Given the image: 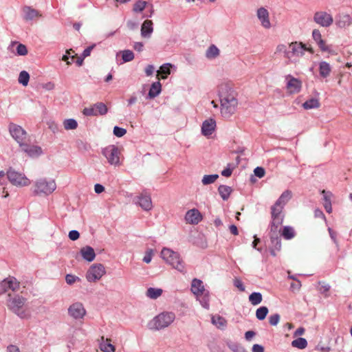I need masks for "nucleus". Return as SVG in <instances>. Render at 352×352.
I'll return each mask as SVG.
<instances>
[{
  "label": "nucleus",
  "instance_id": "obj_60",
  "mask_svg": "<svg viewBox=\"0 0 352 352\" xmlns=\"http://www.w3.org/2000/svg\"><path fill=\"white\" fill-rule=\"evenodd\" d=\"M80 236V234L77 230H72L69 232V237L72 241L77 240Z\"/></svg>",
  "mask_w": 352,
  "mask_h": 352
},
{
  "label": "nucleus",
  "instance_id": "obj_54",
  "mask_svg": "<svg viewBox=\"0 0 352 352\" xmlns=\"http://www.w3.org/2000/svg\"><path fill=\"white\" fill-rule=\"evenodd\" d=\"M83 114L87 116H97V111L95 110L94 107L89 108H85L82 111Z\"/></svg>",
  "mask_w": 352,
  "mask_h": 352
},
{
  "label": "nucleus",
  "instance_id": "obj_12",
  "mask_svg": "<svg viewBox=\"0 0 352 352\" xmlns=\"http://www.w3.org/2000/svg\"><path fill=\"white\" fill-rule=\"evenodd\" d=\"M20 283L13 276H9L0 283V294H3L9 290L18 291Z\"/></svg>",
  "mask_w": 352,
  "mask_h": 352
},
{
  "label": "nucleus",
  "instance_id": "obj_35",
  "mask_svg": "<svg viewBox=\"0 0 352 352\" xmlns=\"http://www.w3.org/2000/svg\"><path fill=\"white\" fill-rule=\"evenodd\" d=\"M162 289L150 287L146 291V296L151 299H156L162 295Z\"/></svg>",
  "mask_w": 352,
  "mask_h": 352
},
{
  "label": "nucleus",
  "instance_id": "obj_15",
  "mask_svg": "<svg viewBox=\"0 0 352 352\" xmlns=\"http://www.w3.org/2000/svg\"><path fill=\"white\" fill-rule=\"evenodd\" d=\"M287 80V89L290 94H297L300 91L302 88V82L292 75H287L285 77Z\"/></svg>",
  "mask_w": 352,
  "mask_h": 352
},
{
  "label": "nucleus",
  "instance_id": "obj_48",
  "mask_svg": "<svg viewBox=\"0 0 352 352\" xmlns=\"http://www.w3.org/2000/svg\"><path fill=\"white\" fill-rule=\"evenodd\" d=\"M228 347L234 352H244V349L238 343L229 342H228Z\"/></svg>",
  "mask_w": 352,
  "mask_h": 352
},
{
  "label": "nucleus",
  "instance_id": "obj_3",
  "mask_svg": "<svg viewBox=\"0 0 352 352\" xmlns=\"http://www.w3.org/2000/svg\"><path fill=\"white\" fill-rule=\"evenodd\" d=\"M161 256L168 264L177 271L185 273V265L179 253L171 249L164 248L161 252Z\"/></svg>",
  "mask_w": 352,
  "mask_h": 352
},
{
  "label": "nucleus",
  "instance_id": "obj_42",
  "mask_svg": "<svg viewBox=\"0 0 352 352\" xmlns=\"http://www.w3.org/2000/svg\"><path fill=\"white\" fill-rule=\"evenodd\" d=\"M219 177L217 174L206 175L203 177L201 182L204 185H208L213 184Z\"/></svg>",
  "mask_w": 352,
  "mask_h": 352
},
{
  "label": "nucleus",
  "instance_id": "obj_47",
  "mask_svg": "<svg viewBox=\"0 0 352 352\" xmlns=\"http://www.w3.org/2000/svg\"><path fill=\"white\" fill-rule=\"evenodd\" d=\"M146 1L139 0L134 3L133 10L135 12H142L146 8Z\"/></svg>",
  "mask_w": 352,
  "mask_h": 352
},
{
  "label": "nucleus",
  "instance_id": "obj_10",
  "mask_svg": "<svg viewBox=\"0 0 352 352\" xmlns=\"http://www.w3.org/2000/svg\"><path fill=\"white\" fill-rule=\"evenodd\" d=\"M9 131L11 136L19 143V146H23L27 136L26 131L21 126L13 123L10 124Z\"/></svg>",
  "mask_w": 352,
  "mask_h": 352
},
{
  "label": "nucleus",
  "instance_id": "obj_49",
  "mask_svg": "<svg viewBox=\"0 0 352 352\" xmlns=\"http://www.w3.org/2000/svg\"><path fill=\"white\" fill-rule=\"evenodd\" d=\"M80 279L79 277L73 275V274H67L65 276V281L66 283L71 285L75 283L76 281H80Z\"/></svg>",
  "mask_w": 352,
  "mask_h": 352
},
{
  "label": "nucleus",
  "instance_id": "obj_8",
  "mask_svg": "<svg viewBox=\"0 0 352 352\" xmlns=\"http://www.w3.org/2000/svg\"><path fill=\"white\" fill-rule=\"evenodd\" d=\"M103 155L111 165H120V151L115 145H110L102 150Z\"/></svg>",
  "mask_w": 352,
  "mask_h": 352
},
{
  "label": "nucleus",
  "instance_id": "obj_28",
  "mask_svg": "<svg viewBox=\"0 0 352 352\" xmlns=\"http://www.w3.org/2000/svg\"><path fill=\"white\" fill-rule=\"evenodd\" d=\"M111 339L102 336L100 342V349L103 352H115L116 347L111 344Z\"/></svg>",
  "mask_w": 352,
  "mask_h": 352
},
{
  "label": "nucleus",
  "instance_id": "obj_46",
  "mask_svg": "<svg viewBox=\"0 0 352 352\" xmlns=\"http://www.w3.org/2000/svg\"><path fill=\"white\" fill-rule=\"evenodd\" d=\"M95 110L97 111V115H104L107 112V106L102 102H97L94 105Z\"/></svg>",
  "mask_w": 352,
  "mask_h": 352
},
{
  "label": "nucleus",
  "instance_id": "obj_64",
  "mask_svg": "<svg viewBox=\"0 0 352 352\" xmlns=\"http://www.w3.org/2000/svg\"><path fill=\"white\" fill-rule=\"evenodd\" d=\"M7 352H20V350L15 345H10L7 348Z\"/></svg>",
  "mask_w": 352,
  "mask_h": 352
},
{
  "label": "nucleus",
  "instance_id": "obj_53",
  "mask_svg": "<svg viewBox=\"0 0 352 352\" xmlns=\"http://www.w3.org/2000/svg\"><path fill=\"white\" fill-rule=\"evenodd\" d=\"M312 37L316 43L322 40L321 33L318 29H314L312 31Z\"/></svg>",
  "mask_w": 352,
  "mask_h": 352
},
{
  "label": "nucleus",
  "instance_id": "obj_25",
  "mask_svg": "<svg viewBox=\"0 0 352 352\" xmlns=\"http://www.w3.org/2000/svg\"><path fill=\"white\" fill-rule=\"evenodd\" d=\"M203 282L197 278H194L191 283V292L196 296H201L204 292Z\"/></svg>",
  "mask_w": 352,
  "mask_h": 352
},
{
  "label": "nucleus",
  "instance_id": "obj_13",
  "mask_svg": "<svg viewBox=\"0 0 352 352\" xmlns=\"http://www.w3.org/2000/svg\"><path fill=\"white\" fill-rule=\"evenodd\" d=\"M292 192L289 190L284 191L278 200L276 201L274 206H272V212L282 214L284 206L292 198Z\"/></svg>",
  "mask_w": 352,
  "mask_h": 352
},
{
  "label": "nucleus",
  "instance_id": "obj_31",
  "mask_svg": "<svg viewBox=\"0 0 352 352\" xmlns=\"http://www.w3.org/2000/svg\"><path fill=\"white\" fill-rule=\"evenodd\" d=\"M331 68L330 65L328 63H327L325 61H322L320 63L319 72H320V75L322 77L327 78V76H329L331 73Z\"/></svg>",
  "mask_w": 352,
  "mask_h": 352
},
{
  "label": "nucleus",
  "instance_id": "obj_39",
  "mask_svg": "<svg viewBox=\"0 0 352 352\" xmlns=\"http://www.w3.org/2000/svg\"><path fill=\"white\" fill-rule=\"evenodd\" d=\"M292 346L300 349H303L307 347V341L305 338H298L292 342Z\"/></svg>",
  "mask_w": 352,
  "mask_h": 352
},
{
  "label": "nucleus",
  "instance_id": "obj_52",
  "mask_svg": "<svg viewBox=\"0 0 352 352\" xmlns=\"http://www.w3.org/2000/svg\"><path fill=\"white\" fill-rule=\"evenodd\" d=\"M284 53L285 56L287 58H289V52L287 51L286 45L283 44H280L276 47V53Z\"/></svg>",
  "mask_w": 352,
  "mask_h": 352
},
{
  "label": "nucleus",
  "instance_id": "obj_17",
  "mask_svg": "<svg viewBox=\"0 0 352 352\" xmlns=\"http://www.w3.org/2000/svg\"><path fill=\"white\" fill-rule=\"evenodd\" d=\"M202 218L201 212L195 208L189 210L185 215L186 221L192 225L198 224L202 220Z\"/></svg>",
  "mask_w": 352,
  "mask_h": 352
},
{
  "label": "nucleus",
  "instance_id": "obj_45",
  "mask_svg": "<svg viewBox=\"0 0 352 352\" xmlns=\"http://www.w3.org/2000/svg\"><path fill=\"white\" fill-rule=\"evenodd\" d=\"M270 239L273 248L277 251H279L281 248V241L280 237L278 235L274 236L272 234L270 236Z\"/></svg>",
  "mask_w": 352,
  "mask_h": 352
},
{
  "label": "nucleus",
  "instance_id": "obj_38",
  "mask_svg": "<svg viewBox=\"0 0 352 352\" xmlns=\"http://www.w3.org/2000/svg\"><path fill=\"white\" fill-rule=\"evenodd\" d=\"M262 300V294L260 292H253L249 296V300L252 305L260 304Z\"/></svg>",
  "mask_w": 352,
  "mask_h": 352
},
{
  "label": "nucleus",
  "instance_id": "obj_50",
  "mask_svg": "<svg viewBox=\"0 0 352 352\" xmlns=\"http://www.w3.org/2000/svg\"><path fill=\"white\" fill-rule=\"evenodd\" d=\"M126 133V130L125 129L119 127V126H115L113 128V134L118 138H121L124 136Z\"/></svg>",
  "mask_w": 352,
  "mask_h": 352
},
{
  "label": "nucleus",
  "instance_id": "obj_4",
  "mask_svg": "<svg viewBox=\"0 0 352 352\" xmlns=\"http://www.w3.org/2000/svg\"><path fill=\"white\" fill-rule=\"evenodd\" d=\"M9 299L7 300V306L10 310L16 314L21 318L29 317L28 311L24 309L26 299L20 296H11L8 294Z\"/></svg>",
  "mask_w": 352,
  "mask_h": 352
},
{
  "label": "nucleus",
  "instance_id": "obj_37",
  "mask_svg": "<svg viewBox=\"0 0 352 352\" xmlns=\"http://www.w3.org/2000/svg\"><path fill=\"white\" fill-rule=\"evenodd\" d=\"M172 65L170 63H165L160 67L159 71H157V76L159 74H162V78L165 79L167 78L168 75L170 74V67Z\"/></svg>",
  "mask_w": 352,
  "mask_h": 352
},
{
  "label": "nucleus",
  "instance_id": "obj_2",
  "mask_svg": "<svg viewBox=\"0 0 352 352\" xmlns=\"http://www.w3.org/2000/svg\"><path fill=\"white\" fill-rule=\"evenodd\" d=\"M175 319V314L173 312H162L152 320L148 324V328L151 331H159L170 326Z\"/></svg>",
  "mask_w": 352,
  "mask_h": 352
},
{
  "label": "nucleus",
  "instance_id": "obj_19",
  "mask_svg": "<svg viewBox=\"0 0 352 352\" xmlns=\"http://www.w3.org/2000/svg\"><path fill=\"white\" fill-rule=\"evenodd\" d=\"M289 48L292 50V53L297 56H302L305 54V51H309L311 53L314 52L311 48H307L302 43H291L289 44Z\"/></svg>",
  "mask_w": 352,
  "mask_h": 352
},
{
  "label": "nucleus",
  "instance_id": "obj_23",
  "mask_svg": "<svg viewBox=\"0 0 352 352\" xmlns=\"http://www.w3.org/2000/svg\"><path fill=\"white\" fill-rule=\"evenodd\" d=\"M16 47V54L18 56H25L28 54V49L26 46L22 43H19L17 41H12L9 45L8 50L12 52H14V47Z\"/></svg>",
  "mask_w": 352,
  "mask_h": 352
},
{
  "label": "nucleus",
  "instance_id": "obj_63",
  "mask_svg": "<svg viewBox=\"0 0 352 352\" xmlns=\"http://www.w3.org/2000/svg\"><path fill=\"white\" fill-rule=\"evenodd\" d=\"M252 352H264V348L260 344H254L252 346Z\"/></svg>",
  "mask_w": 352,
  "mask_h": 352
},
{
  "label": "nucleus",
  "instance_id": "obj_16",
  "mask_svg": "<svg viewBox=\"0 0 352 352\" xmlns=\"http://www.w3.org/2000/svg\"><path fill=\"white\" fill-rule=\"evenodd\" d=\"M272 214V223L270 228V236H278V228L283 223V215L282 214L276 213L271 211Z\"/></svg>",
  "mask_w": 352,
  "mask_h": 352
},
{
  "label": "nucleus",
  "instance_id": "obj_20",
  "mask_svg": "<svg viewBox=\"0 0 352 352\" xmlns=\"http://www.w3.org/2000/svg\"><path fill=\"white\" fill-rule=\"evenodd\" d=\"M256 15L263 28L266 29L270 28L271 23L270 21L269 12L267 9L263 7L258 8L256 12Z\"/></svg>",
  "mask_w": 352,
  "mask_h": 352
},
{
  "label": "nucleus",
  "instance_id": "obj_32",
  "mask_svg": "<svg viewBox=\"0 0 352 352\" xmlns=\"http://www.w3.org/2000/svg\"><path fill=\"white\" fill-rule=\"evenodd\" d=\"M219 53L218 47L214 45H211L206 52V56L208 59H214L219 56Z\"/></svg>",
  "mask_w": 352,
  "mask_h": 352
},
{
  "label": "nucleus",
  "instance_id": "obj_58",
  "mask_svg": "<svg viewBox=\"0 0 352 352\" xmlns=\"http://www.w3.org/2000/svg\"><path fill=\"white\" fill-rule=\"evenodd\" d=\"M317 44L320 49L323 52H329L330 50L329 47L326 44L323 39L318 42Z\"/></svg>",
  "mask_w": 352,
  "mask_h": 352
},
{
  "label": "nucleus",
  "instance_id": "obj_18",
  "mask_svg": "<svg viewBox=\"0 0 352 352\" xmlns=\"http://www.w3.org/2000/svg\"><path fill=\"white\" fill-rule=\"evenodd\" d=\"M216 129V121L209 118L204 121L201 126V133L206 137H210Z\"/></svg>",
  "mask_w": 352,
  "mask_h": 352
},
{
  "label": "nucleus",
  "instance_id": "obj_41",
  "mask_svg": "<svg viewBox=\"0 0 352 352\" xmlns=\"http://www.w3.org/2000/svg\"><path fill=\"white\" fill-rule=\"evenodd\" d=\"M268 314V309L267 307H261L256 311V317L259 320H263L265 318Z\"/></svg>",
  "mask_w": 352,
  "mask_h": 352
},
{
  "label": "nucleus",
  "instance_id": "obj_40",
  "mask_svg": "<svg viewBox=\"0 0 352 352\" xmlns=\"http://www.w3.org/2000/svg\"><path fill=\"white\" fill-rule=\"evenodd\" d=\"M63 126L65 130H74L78 127V122L74 119H66L63 121Z\"/></svg>",
  "mask_w": 352,
  "mask_h": 352
},
{
  "label": "nucleus",
  "instance_id": "obj_43",
  "mask_svg": "<svg viewBox=\"0 0 352 352\" xmlns=\"http://www.w3.org/2000/svg\"><path fill=\"white\" fill-rule=\"evenodd\" d=\"M30 80V75L26 71H22L20 72L18 81L20 84L23 86H27Z\"/></svg>",
  "mask_w": 352,
  "mask_h": 352
},
{
  "label": "nucleus",
  "instance_id": "obj_56",
  "mask_svg": "<svg viewBox=\"0 0 352 352\" xmlns=\"http://www.w3.org/2000/svg\"><path fill=\"white\" fill-rule=\"evenodd\" d=\"M234 285L237 287L240 291L244 292L245 291V287L242 283V281L237 278H235L234 279Z\"/></svg>",
  "mask_w": 352,
  "mask_h": 352
},
{
  "label": "nucleus",
  "instance_id": "obj_51",
  "mask_svg": "<svg viewBox=\"0 0 352 352\" xmlns=\"http://www.w3.org/2000/svg\"><path fill=\"white\" fill-rule=\"evenodd\" d=\"M280 320V315L275 314L269 317V322L272 326H276Z\"/></svg>",
  "mask_w": 352,
  "mask_h": 352
},
{
  "label": "nucleus",
  "instance_id": "obj_1",
  "mask_svg": "<svg viewBox=\"0 0 352 352\" xmlns=\"http://www.w3.org/2000/svg\"><path fill=\"white\" fill-rule=\"evenodd\" d=\"M218 95L221 102V113L223 117L228 118L234 113L238 106L236 93L230 85L221 83L218 87Z\"/></svg>",
  "mask_w": 352,
  "mask_h": 352
},
{
  "label": "nucleus",
  "instance_id": "obj_24",
  "mask_svg": "<svg viewBox=\"0 0 352 352\" xmlns=\"http://www.w3.org/2000/svg\"><path fill=\"white\" fill-rule=\"evenodd\" d=\"M153 22L151 20H146L141 26V36L143 38H149L153 32Z\"/></svg>",
  "mask_w": 352,
  "mask_h": 352
},
{
  "label": "nucleus",
  "instance_id": "obj_26",
  "mask_svg": "<svg viewBox=\"0 0 352 352\" xmlns=\"http://www.w3.org/2000/svg\"><path fill=\"white\" fill-rule=\"evenodd\" d=\"M23 18L26 21H31L41 16L36 10L28 6L23 8Z\"/></svg>",
  "mask_w": 352,
  "mask_h": 352
},
{
  "label": "nucleus",
  "instance_id": "obj_30",
  "mask_svg": "<svg viewBox=\"0 0 352 352\" xmlns=\"http://www.w3.org/2000/svg\"><path fill=\"white\" fill-rule=\"evenodd\" d=\"M161 90H162L161 83L159 81L153 82L151 85L150 90L148 91V98H155L160 94Z\"/></svg>",
  "mask_w": 352,
  "mask_h": 352
},
{
  "label": "nucleus",
  "instance_id": "obj_5",
  "mask_svg": "<svg viewBox=\"0 0 352 352\" xmlns=\"http://www.w3.org/2000/svg\"><path fill=\"white\" fill-rule=\"evenodd\" d=\"M56 188V184L54 179L41 178L37 179L33 186V193L35 195L47 196L52 194Z\"/></svg>",
  "mask_w": 352,
  "mask_h": 352
},
{
  "label": "nucleus",
  "instance_id": "obj_59",
  "mask_svg": "<svg viewBox=\"0 0 352 352\" xmlns=\"http://www.w3.org/2000/svg\"><path fill=\"white\" fill-rule=\"evenodd\" d=\"M145 74L147 76H151L153 74L155 67L153 65H148L145 68Z\"/></svg>",
  "mask_w": 352,
  "mask_h": 352
},
{
  "label": "nucleus",
  "instance_id": "obj_27",
  "mask_svg": "<svg viewBox=\"0 0 352 352\" xmlns=\"http://www.w3.org/2000/svg\"><path fill=\"white\" fill-rule=\"evenodd\" d=\"M80 254L82 258L89 262L93 261L96 257L94 250L88 245L81 248Z\"/></svg>",
  "mask_w": 352,
  "mask_h": 352
},
{
  "label": "nucleus",
  "instance_id": "obj_21",
  "mask_svg": "<svg viewBox=\"0 0 352 352\" xmlns=\"http://www.w3.org/2000/svg\"><path fill=\"white\" fill-rule=\"evenodd\" d=\"M352 23V19L349 14H339L336 18V25L340 28H346Z\"/></svg>",
  "mask_w": 352,
  "mask_h": 352
},
{
  "label": "nucleus",
  "instance_id": "obj_6",
  "mask_svg": "<svg viewBox=\"0 0 352 352\" xmlns=\"http://www.w3.org/2000/svg\"><path fill=\"white\" fill-rule=\"evenodd\" d=\"M7 177L12 185L17 187L28 186L30 184V180L23 173L12 168L8 170Z\"/></svg>",
  "mask_w": 352,
  "mask_h": 352
},
{
  "label": "nucleus",
  "instance_id": "obj_33",
  "mask_svg": "<svg viewBox=\"0 0 352 352\" xmlns=\"http://www.w3.org/2000/svg\"><path fill=\"white\" fill-rule=\"evenodd\" d=\"M219 193L223 200H227L232 192V188L226 185H221L218 188Z\"/></svg>",
  "mask_w": 352,
  "mask_h": 352
},
{
  "label": "nucleus",
  "instance_id": "obj_55",
  "mask_svg": "<svg viewBox=\"0 0 352 352\" xmlns=\"http://www.w3.org/2000/svg\"><path fill=\"white\" fill-rule=\"evenodd\" d=\"M153 255V250L150 249V250H147L145 253L144 258H143V261L145 262L146 263H149L152 260Z\"/></svg>",
  "mask_w": 352,
  "mask_h": 352
},
{
  "label": "nucleus",
  "instance_id": "obj_44",
  "mask_svg": "<svg viewBox=\"0 0 352 352\" xmlns=\"http://www.w3.org/2000/svg\"><path fill=\"white\" fill-rule=\"evenodd\" d=\"M282 236L285 239H291L294 238L295 236V232H294V229L289 226L284 227L283 232H282Z\"/></svg>",
  "mask_w": 352,
  "mask_h": 352
},
{
  "label": "nucleus",
  "instance_id": "obj_14",
  "mask_svg": "<svg viewBox=\"0 0 352 352\" xmlns=\"http://www.w3.org/2000/svg\"><path fill=\"white\" fill-rule=\"evenodd\" d=\"M68 314L74 319H81L85 316L86 310L81 302H75L69 307Z\"/></svg>",
  "mask_w": 352,
  "mask_h": 352
},
{
  "label": "nucleus",
  "instance_id": "obj_62",
  "mask_svg": "<svg viewBox=\"0 0 352 352\" xmlns=\"http://www.w3.org/2000/svg\"><path fill=\"white\" fill-rule=\"evenodd\" d=\"M133 48L138 52H142L144 48V44L142 42H135L133 45Z\"/></svg>",
  "mask_w": 352,
  "mask_h": 352
},
{
  "label": "nucleus",
  "instance_id": "obj_61",
  "mask_svg": "<svg viewBox=\"0 0 352 352\" xmlns=\"http://www.w3.org/2000/svg\"><path fill=\"white\" fill-rule=\"evenodd\" d=\"M95 45H92L91 46H89L87 47L82 52V56L85 58L87 56H89L91 54V50L94 48Z\"/></svg>",
  "mask_w": 352,
  "mask_h": 352
},
{
  "label": "nucleus",
  "instance_id": "obj_7",
  "mask_svg": "<svg viewBox=\"0 0 352 352\" xmlns=\"http://www.w3.org/2000/svg\"><path fill=\"white\" fill-rule=\"evenodd\" d=\"M106 273L105 268L102 264L92 265L86 274V278L90 283L100 280Z\"/></svg>",
  "mask_w": 352,
  "mask_h": 352
},
{
  "label": "nucleus",
  "instance_id": "obj_29",
  "mask_svg": "<svg viewBox=\"0 0 352 352\" xmlns=\"http://www.w3.org/2000/svg\"><path fill=\"white\" fill-rule=\"evenodd\" d=\"M211 322L217 328L221 329H224L227 325L226 320L219 315L213 316L211 318Z\"/></svg>",
  "mask_w": 352,
  "mask_h": 352
},
{
  "label": "nucleus",
  "instance_id": "obj_57",
  "mask_svg": "<svg viewBox=\"0 0 352 352\" xmlns=\"http://www.w3.org/2000/svg\"><path fill=\"white\" fill-rule=\"evenodd\" d=\"M254 173L256 177H258L259 178H262L265 175V171L264 168L262 167H256L254 170Z\"/></svg>",
  "mask_w": 352,
  "mask_h": 352
},
{
  "label": "nucleus",
  "instance_id": "obj_9",
  "mask_svg": "<svg viewBox=\"0 0 352 352\" xmlns=\"http://www.w3.org/2000/svg\"><path fill=\"white\" fill-rule=\"evenodd\" d=\"M313 20L316 24L322 28H329L333 23L332 15L325 11L316 12Z\"/></svg>",
  "mask_w": 352,
  "mask_h": 352
},
{
  "label": "nucleus",
  "instance_id": "obj_22",
  "mask_svg": "<svg viewBox=\"0 0 352 352\" xmlns=\"http://www.w3.org/2000/svg\"><path fill=\"white\" fill-rule=\"evenodd\" d=\"M20 146L31 157H38L43 153L42 148L38 146L28 145L23 142V146Z\"/></svg>",
  "mask_w": 352,
  "mask_h": 352
},
{
  "label": "nucleus",
  "instance_id": "obj_11",
  "mask_svg": "<svg viewBox=\"0 0 352 352\" xmlns=\"http://www.w3.org/2000/svg\"><path fill=\"white\" fill-rule=\"evenodd\" d=\"M133 202L145 211H150L153 208L151 195L146 191H143L136 196L133 199Z\"/></svg>",
  "mask_w": 352,
  "mask_h": 352
},
{
  "label": "nucleus",
  "instance_id": "obj_36",
  "mask_svg": "<svg viewBox=\"0 0 352 352\" xmlns=\"http://www.w3.org/2000/svg\"><path fill=\"white\" fill-rule=\"evenodd\" d=\"M120 54H122L123 63L132 61L135 58L133 52L130 50L120 51L119 53L117 54V56Z\"/></svg>",
  "mask_w": 352,
  "mask_h": 352
},
{
  "label": "nucleus",
  "instance_id": "obj_34",
  "mask_svg": "<svg viewBox=\"0 0 352 352\" xmlns=\"http://www.w3.org/2000/svg\"><path fill=\"white\" fill-rule=\"evenodd\" d=\"M305 109H316L320 107V102L317 98H311L302 104Z\"/></svg>",
  "mask_w": 352,
  "mask_h": 352
}]
</instances>
